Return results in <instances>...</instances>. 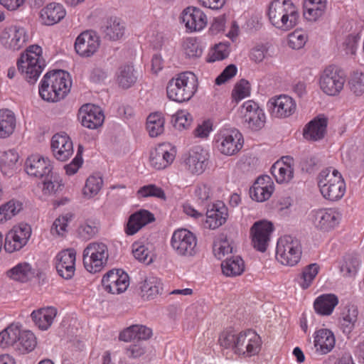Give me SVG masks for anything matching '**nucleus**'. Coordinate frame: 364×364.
<instances>
[{
    "label": "nucleus",
    "mask_w": 364,
    "mask_h": 364,
    "mask_svg": "<svg viewBox=\"0 0 364 364\" xmlns=\"http://www.w3.org/2000/svg\"><path fill=\"white\" fill-rule=\"evenodd\" d=\"M82 124L89 129H97L103 124L105 117L99 107L90 104L82 105L80 109Z\"/></svg>",
    "instance_id": "obj_20"
},
{
    "label": "nucleus",
    "mask_w": 364,
    "mask_h": 364,
    "mask_svg": "<svg viewBox=\"0 0 364 364\" xmlns=\"http://www.w3.org/2000/svg\"><path fill=\"white\" fill-rule=\"evenodd\" d=\"M345 82L344 74L334 65L326 67L319 77L321 90L330 96L338 95L343 89Z\"/></svg>",
    "instance_id": "obj_8"
},
{
    "label": "nucleus",
    "mask_w": 364,
    "mask_h": 364,
    "mask_svg": "<svg viewBox=\"0 0 364 364\" xmlns=\"http://www.w3.org/2000/svg\"><path fill=\"white\" fill-rule=\"evenodd\" d=\"M181 18L186 27L191 31L202 30L208 22L205 14L196 7H188L184 9Z\"/></svg>",
    "instance_id": "obj_22"
},
{
    "label": "nucleus",
    "mask_w": 364,
    "mask_h": 364,
    "mask_svg": "<svg viewBox=\"0 0 364 364\" xmlns=\"http://www.w3.org/2000/svg\"><path fill=\"white\" fill-rule=\"evenodd\" d=\"M250 331H242L236 336L233 350L239 356H250V338L247 337Z\"/></svg>",
    "instance_id": "obj_47"
},
{
    "label": "nucleus",
    "mask_w": 364,
    "mask_h": 364,
    "mask_svg": "<svg viewBox=\"0 0 364 364\" xmlns=\"http://www.w3.org/2000/svg\"><path fill=\"white\" fill-rule=\"evenodd\" d=\"M42 53L41 48L33 45L28 48L26 53H22L17 60L18 71L24 74L29 83H34L42 72L43 66L40 63L39 57Z\"/></svg>",
    "instance_id": "obj_5"
},
{
    "label": "nucleus",
    "mask_w": 364,
    "mask_h": 364,
    "mask_svg": "<svg viewBox=\"0 0 364 364\" xmlns=\"http://www.w3.org/2000/svg\"><path fill=\"white\" fill-rule=\"evenodd\" d=\"M49 161L38 155H32L26 161V173L34 177L43 178L53 173Z\"/></svg>",
    "instance_id": "obj_26"
},
{
    "label": "nucleus",
    "mask_w": 364,
    "mask_h": 364,
    "mask_svg": "<svg viewBox=\"0 0 364 364\" xmlns=\"http://www.w3.org/2000/svg\"><path fill=\"white\" fill-rule=\"evenodd\" d=\"M51 149L58 160L65 161L73 154V142L65 133H58L52 137Z\"/></svg>",
    "instance_id": "obj_19"
},
{
    "label": "nucleus",
    "mask_w": 364,
    "mask_h": 364,
    "mask_svg": "<svg viewBox=\"0 0 364 364\" xmlns=\"http://www.w3.org/2000/svg\"><path fill=\"white\" fill-rule=\"evenodd\" d=\"M267 107L272 118L284 119L295 114L297 105L293 97L282 94L271 97L267 103Z\"/></svg>",
    "instance_id": "obj_11"
},
{
    "label": "nucleus",
    "mask_w": 364,
    "mask_h": 364,
    "mask_svg": "<svg viewBox=\"0 0 364 364\" xmlns=\"http://www.w3.org/2000/svg\"><path fill=\"white\" fill-rule=\"evenodd\" d=\"M230 43H220L215 46L214 53L209 59V62L224 60L228 57L230 53Z\"/></svg>",
    "instance_id": "obj_63"
},
{
    "label": "nucleus",
    "mask_w": 364,
    "mask_h": 364,
    "mask_svg": "<svg viewBox=\"0 0 364 364\" xmlns=\"http://www.w3.org/2000/svg\"><path fill=\"white\" fill-rule=\"evenodd\" d=\"M43 192L44 194H55L62 191L63 184L59 180V176L56 173H51L43 177Z\"/></svg>",
    "instance_id": "obj_51"
},
{
    "label": "nucleus",
    "mask_w": 364,
    "mask_h": 364,
    "mask_svg": "<svg viewBox=\"0 0 364 364\" xmlns=\"http://www.w3.org/2000/svg\"><path fill=\"white\" fill-rule=\"evenodd\" d=\"M183 48L186 56L190 59H195L200 57L203 53L196 38H186L183 43Z\"/></svg>",
    "instance_id": "obj_55"
},
{
    "label": "nucleus",
    "mask_w": 364,
    "mask_h": 364,
    "mask_svg": "<svg viewBox=\"0 0 364 364\" xmlns=\"http://www.w3.org/2000/svg\"><path fill=\"white\" fill-rule=\"evenodd\" d=\"M76 251L69 248L60 251L56 256V264L71 265L75 264Z\"/></svg>",
    "instance_id": "obj_60"
},
{
    "label": "nucleus",
    "mask_w": 364,
    "mask_h": 364,
    "mask_svg": "<svg viewBox=\"0 0 364 364\" xmlns=\"http://www.w3.org/2000/svg\"><path fill=\"white\" fill-rule=\"evenodd\" d=\"M358 42V36L354 34H350L344 38L341 49L344 51L346 55H353L357 50Z\"/></svg>",
    "instance_id": "obj_62"
},
{
    "label": "nucleus",
    "mask_w": 364,
    "mask_h": 364,
    "mask_svg": "<svg viewBox=\"0 0 364 364\" xmlns=\"http://www.w3.org/2000/svg\"><path fill=\"white\" fill-rule=\"evenodd\" d=\"M100 39L96 33L92 31L82 32L77 38L75 49L78 55L82 57H90L98 49Z\"/></svg>",
    "instance_id": "obj_18"
},
{
    "label": "nucleus",
    "mask_w": 364,
    "mask_h": 364,
    "mask_svg": "<svg viewBox=\"0 0 364 364\" xmlns=\"http://www.w3.org/2000/svg\"><path fill=\"white\" fill-rule=\"evenodd\" d=\"M140 289L141 296L146 299H151L160 294L162 287L159 279L150 277L144 281Z\"/></svg>",
    "instance_id": "obj_42"
},
{
    "label": "nucleus",
    "mask_w": 364,
    "mask_h": 364,
    "mask_svg": "<svg viewBox=\"0 0 364 364\" xmlns=\"http://www.w3.org/2000/svg\"><path fill=\"white\" fill-rule=\"evenodd\" d=\"M301 255V245L298 240L289 235H284L278 240L276 259L282 264L295 266L299 262Z\"/></svg>",
    "instance_id": "obj_6"
},
{
    "label": "nucleus",
    "mask_w": 364,
    "mask_h": 364,
    "mask_svg": "<svg viewBox=\"0 0 364 364\" xmlns=\"http://www.w3.org/2000/svg\"><path fill=\"white\" fill-rule=\"evenodd\" d=\"M338 304V297L333 294L318 296L314 302L315 311L321 316H330Z\"/></svg>",
    "instance_id": "obj_33"
},
{
    "label": "nucleus",
    "mask_w": 364,
    "mask_h": 364,
    "mask_svg": "<svg viewBox=\"0 0 364 364\" xmlns=\"http://www.w3.org/2000/svg\"><path fill=\"white\" fill-rule=\"evenodd\" d=\"M242 134L235 129L221 130L217 135L215 146L218 151L226 156H232L243 146Z\"/></svg>",
    "instance_id": "obj_10"
},
{
    "label": "nucleus",
    "mask_w": 364,
    "mask_h": 364,
    "mask_svg": "<svg viewBox=\"0 0 364 364\" xmlns=\"http://www.w3.org/2000/svg\"><path fill=\"white\" fill-rule=\"evenodd\" d=\"M188 171L196 175L203 173L208 166V154L200 147H196L186 161Z\"/></svg>",
    "instance_id": "obj_27"
},
{
    "label": "nucleus",
    "mask_w": 364,
    "mask_h": 364,
    "mask_svg": "<svg viewBox=\"0 0 364 364\" xmlns=\"http://www.w3.org/2000/svg\"><path fill=\"white\" fill-rule=\"evenodd\" d=\"M336 344L333 333L328 328H320L314 333V346L316 353L326 355L330 353Z\"/></svg>",
    "instance_id": "obj_23"
},
{
    "label": "nucleus",
    "mask_w": 364,
    "mask_h": 364,
    "mask_svg": "<svg viewBox=\"0 0 364 364\" xmlns=\"http://www.w3.org/2000/svg\"><path fill=\"white\" fill-rule=\"evenodd\" d=\"M360 262L353 254H346L340 262L341 272L346 277L355 275L360 267Z\"/></svg>",
    "instance_id": "obj_46"
},
{
    "label": "nucleus",
    "mask_w": 364,
    "mask_h": 364,
    "mask_svg": "<svg viewBox=\"0 0 364 364\" xmlns=\"http://www.w3.org/2000/svg\"><path fill=\"white\" fill-rule=\"evenodd\" d=\"M320 270L321 267L317 263H311L304 267L296 279L299 287L304 290L309 289L313 284Z\"/></svg>",
    "instance_id": "obj_36"
},
{
    "label": "nucleus",
    "mask_w": 364,
    "mask_h": 364,
    "mask_svg": "<svg viewBox=\"0 0 364 364\" xmlns=\"http://www.w3.org/2000/svg\"><path fill=\"white\" fill-rule=\"evenodd\" d=\"M105 36L109 40L117 41L122 38L124 33L125 27L119 19L110 18L102 27Z\"/></svg>",
    "instance_id": "obj_43"
},
{
    "label": "nucleus",
    "mask_w": 364,
    "mask_h": 364,
    "mask_svg": "<svg viewBox=\"0 0 364 364\" xmlns=\"http://www.w3.org/2000/svg\"><path fill=\"white\" fill-rule=\"evenodd\" d=\"M71 80L68 72L62 70L47 73L39 87V94L48 102H58L70 92Z\"/></svg>",
    "instance_id": "obj_2"
},
{
    "label": "nucleus",
    "mask_w": 364,
    "mask_h": 364,
    "mask_svg": "<svg viewBox=\"0 0 364 364\" xmlns=\"http://www.w3.org/2000/svg\"><path fill=\"white\" fill-rule=\"evenodd\" d=\"M304 16L310 21H316L322 16L326 9V0H305Z\"/></svg>",
    "instance_id": "obj_35"
},
{
    "label": "nucleus",
    "mask_w": 364,
    "mask_h": 364,
    "mask_svg": "<svg viewBox=\"0 0 364 364\" xmlns=\"http://www.w3.org/2000/svg\"><path fill=\"white\" fill-rule=\"evenodd\" d=\"M317 182L321 196L327 200L336 202L345 196L346 181L341 173L333 167L321 170L318 175Z\"/></svg>",
    "instance_id": "obj_3"
},
{
    "label": "nucleus",
    "mask_w": 364,
    "mask_h": 364,
    "mask_svg": "<svg viewBox=\"0 0 364 364\" xmlns=\"http://www.w3.org/2000/svg\"><path fill=\"white\" fill-rule=\"evenodd\" d=\"M266 15L272 26L285 32L294 28L299 19L298 9L291 0L271 1Z\"/></svg>",
    "instance_id": "obj_1"
},
{
    "label": "nucleus",
    "mask_w": 364,
    "mask_h": 364,
    "mask_svg": "<svg viewBox=\"0 0 364 364\" xmlns=\"http://www.w3.org/2000/svg\"><path fill=\"white\" fill-rule=\"evenodd\" d=\"M328 119L323 116H318L311 120L303 129L305 139L317 141L322 139L326 133Z\"/></svg>",
    "instance_id": "obj_21"
},
{
    "label": "nucleus",
    "mask_w": 364,
    "mask_h": 364,
    "mask_svg": "<svg viewBox=\"0 0 364 364\" xmlns=\"http://www.w3.org/2000/svg\"><path fill=\"white\" fill-rule=\"evenodd\" d=\"M16 127V117L9 109L0 110V138L9 136Z\"/></svg>",
    "instance_id": "obj_40"
},
{
    "label": "nucleus",
    "mask_w": 364,
    "mask_h": 364,
    "mask_svg": "<svg viewBox=\"0 0 364 364\" xmlns=\"http://www.w3.org/2000/svg\"><path fill=\"white\" fill-rule=\"evenodd\" d=\"M138 194H140L142 197H156L161 199H166V195L164 190L161 188L157 187L154 184L144 186L138 191Z\"/></svg>",
    "instance_id": "obj_61"
},
{
    "label": "nucleus",
    "mask_w": 364,
    "mask_h": 364,
    "mask_svg": "<svg viewBox=\"0 0 364 364\" xmlns=\"http://www.w3.org/2000/svg\"><path fill=\"white\" fill-rule=\"evenodd\" d=\"M171 244L176 254L182 257H192L198 252L197 238L187 229L174 231Z\"/></svg>",
    "instance_id": "obj_9"
},
{
    "label": "nucleus",
    "mask_w": 364,
    "mask_h": 364,
    "mask_svg": "<svg viewBox=\"0 0 364 364\" xmlns=\"http://www.w3.org/2000/svg\"><path fill=\"white\" fill-rule=\"evenodd\" d=\"M31 234V228L27 224H20L14 227L6 235L4 249L13 252L21 250L27 243Z\"/></svg>",
    "instance_id": "obj_16"
},
{
    "label": "nucleus",
    "mask_w": 364,
    "mask_h": 364,
    "mask_svg": "<svg viewBox=\"0 0 364 364\" xmlns=\"http://www.w3.org/2000/svg\"><path fill=\"white\" fill-rule=\"evenodd\" d=\"M171 122L178 129H187L192 122V117L188 112L180 110L172 116Z\"/></svg>",
    "instance_id": "obj_58"
},
{
    "label": "nucleus",
    "mask_w": 364,
    "mask_h": 364,
    "mask_svg": "<svg viewBox=\"0 0 364 364\" xmlns=\"http://www.w3.org/2000/svg\"><path fill=\"white\" fill-rule=\"evenodd\" d=\"M165 120L161 113L150 114L146 120V129L151 137H156L164 132Z\"/></svg>",
    "instance_id": "obj_45"
},
{
    "label": "nucleus",
    "mask_w": 364,
    "mask_h": 364,
    "mask_svg": "<svg viewBox=\"0 0 364 364\" xmlns=\"http://www.w3.org/2000/svg\"><path fill=\"white\" fill-rule=\"evenodd\" d=\"M132 252L134 257L140 262L146 264H149L152 262V258L150 256L151 252L144 245H140L137 242L134 243Z\"/></svg>",
    "instance_id": "obj_59"
},
{
    "label": "nucleus",
    "mask_w": 364,
    "mask_h": 364,
    "mask_svg": "<svg viewBox=\"0 0 364 364\" xmlns=\"http://www.w3.org/2000/svg\"><path fill=\"white\" fill-rule=\"evenodd\" d=\"M358 310L353 304L345 306L341 311L338 318L340 328L345 334H350L354 329L358 321Z\"/></svg>",
    "instance_id": "obj_30"
},
{
    "label": "nucleus",
    "mask_w": 364,
    "mask_h": 364,
    "mask_svg": "<svg viewBox=\"0 0 364 364\" xmlns=\"http://www.w3.org/2000/svg\"><path fill=\"white\" fill-rule=\"evenodd\" d=\"M109 257L108 248L102 242L89 244L83 251V264L90 273L100 272L107 264Z\"/></svg>",
    "instance_id": "obj_7"
},
{
    "label": "nucleus",
    "mask_w": 364,
    "mask_h": 364,
    "mask_svg": "<svg viewBox=\"0 0 364 364\" xmlns=\"http://www.w3.org/2000/svg\"><path fill=\"white\" fill-rule=\"evenodd\" d=\"M18 159V154L14 149L0 151V169L4 175L12 174L16 162Z\"/></svg>",
    "instance_id": "obj_41"
},
{
    "label": "nucleus",
    "mask_w": 364,
    "mask_h": 364,
    "mask_svg": "<svg viewBox=\"0 0 364 364\" xmlns=\"http://www.w3.org/2000/svg\"><path fill=\"white\" fill-rule=\"evenodd\" d=\"M252 188L254 191V199L257 202H264L272 195L274 185L269 176L262 175L256 179Z\"/></svg>",
    "instance_id": "obj_28"
},
{
    "label": "nucleus",
    "mask_w": 364,
    "mask_h": 364,
    "mask_svg": "<svg viewBox=\"0 0 364 364\" xmlns=\"http://www.w3.org/2000/svg\"><path fill=\"white\" fill-rule=\"evenodd\" d=\"M103 180L101 176H91L87 181L84 188V194L90 197L96 195L101 189Z\"/></svg>",
    "instance_id": "obj_57"
},
{
    "label": "nucleus",
    "mask_w": 364,
    "mask_h": 364,
    "mask_svg": "<svg viewBox=\"0 0 364 364\" xmlns=\"http://www.w3.org/2000/svg\"><path fill=\"white\" fill-rule=\"evenodd\" d=\"M22 209V203L16 200H11L6 203L1 205L0 206V222L4 223V221L10 220Z\"/></svg>",
    "instance_id": "obj_50"
},
{
    "label": "nucleus",
    "mask_w": 364,
    "mask_h": 364,
    "mask_svg": "<svg viewBox=\"0 0 364 364\" xmlns=\"http://www.w3.org/2000/svg\"><path fill=\"white\" fill-rule=\"evenodd\" d=\"M308 41V35L303 30L296 29L287 36V45L294 50L302 48Z\"/></svg>",
    "instance_id": "obj_53"
},
{
    "label": "nucleus",
    "mask_w": 364,
    "mask_h": 364,
    "mask_svg": "<svg viewBox=\"0 0 364 364\" xmlns=\"http://www.w3.org/2000/svg\"><path fill=\"white\" fill-rule=\"evenodd\" d=\"M237 72V68L235 65L230 64L228 65L223 72L216 77L215 84L218 85H220L224 84L234 76L236 75Z\"/></svg>",
    "instance_id": "obj_64"
},
{
    "label": "nucleus",
    "mask_w": 364,
    "mask_h": 364,
    "mask_svg": "<svg viewBox=\"0 0 364 364\" xmlns=\"http://www.w3.org/2000/svg\"><path fill=\"white\" fill-rule=\"evenodd\" d=\"M117 80L119 85L123 89H128L134 85L137 80V75L134 67L131 65L119 67L117 74Z\"/></svg>",
    "instance_id": "obj_38"
},
{
    "label": "nucleus",
    "mask_w": 364,
    "mask_h": 364,
    "mask_svg": "<svg viewBox=\"0 0 364 364\" xmlns=\"http://www.w3.org/2000/svg\"><path fill=\"white\" fill-rule=\"evenodd\" d=\"M34 271L27 262L19 263L6 272V275L18 282H26L34 277Z\"/></svg>",
    "instance_id": "obj_39"
},
{
    "label": "nucleus",
    "mask_w": 364,
    "mask_h": 364,
    "mask_svg": "<svg viewBox=\"0 0 364 364\" xmlns=\"http://www.w3.org/2000/svg\"><path fill=\"white\" fill-rule=\"evenodd\" d=\"M294 160L289 156H282L271 167V173L277 183L279 184L289 183L294 175Z\"/></svg>",
    "instance_id": "obj_17"
},
{
    "label": "nucleus",
    "mask_w": 364,
    "mask_h": 364,
    "mask_svg": "<svg viewBox=\"0 0 364 364\" xmlns=\"http://www.w3.org/2000/svg\"><path fill=\"white\" fill-rule=\"evenodd\" d=\"M250 82L245 79H241L235 85L232 91V97L237 103L250 95Z\"/></svg>",
    "instance_id": "obj_56"
},
{
    "label": "nucleus",
    "mask_w": 364,
    "mask_h": 364,
    "mask_svg": "<svg viewBox=\"0 0 364 364\" xmlns=\"http://www.w3.org/2000/svg\"><path fill=\"white\" fill-rule=\"evenodd\" d=\"M227 218L228 208L223 202L218 201L212 205L211 209L207 210L205 225L209 229L215 230L223 225Z\"/></svg>",
    "instance_id": "obj_25"
},
{
    "label": "nucleus",
    "mask_w": 364,
    "mask_h": 364,
    "mask_svg": "<svg viewBox=\"0 0 364 364\" xmlns=\"http://www.w3.org/2000/svg\"><path fill=\"white\" fill-rule=\"evenodd\" d=\"M250 331H242L236 336L233 350L239 356H250V338L247 337Z\"/></svg>",
    "instance_id": "obj_48"
},
{
    "label": "nucleus",
    "mask_w": 364,
    "mask_h": 364,
    "mask_svg": "<svg viewBox=\"0 0 364 364\" xmlns=\"http://www.w3.org/2000/svg\"><path fill=\"white\" fill-rule=\"evenodd\" d=\"M57 315V309L53 306L33 311L31 316L36 326L41 330H47L53 323Z\"/></svg>",
    "instance_id": "obj_34"
},
{
    "label": "nucleus",
    "mask_w": 364,
    "mask_h": 364,
    "mask_svg": "<svg viewBox=\"0 0 364 364\" xmlns=\"http://www.w3.org/2000/svg\"><path fill=\"white\" fill-rule=\"evenodd\" d=\"M267 122V115L263 107L252 100V132L261 130Z\"/></svg>",
    "instance_id": "obj_49"
},
{
    "label": "nucleus",
    "mask_w": 364,
    "mask_h": 364,
    "mask_svg": "<svg viewBox=\"0 0 364 364\" xmlns=\"http://www.w3.org/2000/svg\"><path fill=\"white\" fill-rule=\"evenodd\" d=\"M198 89V79L192 72H184L176 79H171L167 85L168 97L178 102L188 101Z\"/></svg>",
    "instance_id": "obj_4"
},
{
    "label": "nucleus",
    "mask_w": 364,
    "mask_h": 364,
    "mask_svg": "<svg viewBox=\"0 0 364 364\" xmlns=\"http://www.w3.org/2000/svg\"><path fill=\"white\" fill-rule=\"evenodd\" d=\"M36 343V338L31 331H22L20 334L18 346H16V348L19 350L22 353H28L35 348Z\"/></svg>",
    "instance_id": "obj_52"
},
{
    "label": "nucleus",
    "mask_w": 364,
    "mask_h": 364,
    "mask_svg": "<svg viewBox=\"0 0 364 364\" xmlns=\"http://www.w3.org/2000/svg\"><path fill=\"white\" fill-rule=\"evenodd\" d=\"M66 15L63 6L59 4L50 3L40 12L42 23L47 26L54 25L60 21Z\"/></svg>",
    "instance_id": "obj_31"
},
{
    "label": "nucleus",
    "mask_w": 364,
    "mask_h": 364,
    "mask_svg": "<svg viewBox=\"0 0 364 364\" xmlns=\"http://www.w3.org/2000/svg\"><path fill=\"white\" fill-rule=\"evenodd\" d=\"M28 40L25 29L17 26H11L4 29L0 35V43L7 49L18 50L23 48Z\"/></svg>",
    "instance_id": "obj_15"
},
{
    "label": "nucleus",
    "mask_w": 364,
    "mask_h": 364,
    "mask_svg": "<svg viewBox=\"0 0 364 364\" xmlns=\"http://www.w3.org/2000/svg\"><path fill=\"white\" fill-rule=\"evenodd\" d=\"M348 85L351 92L355 95H361L364 93V73L355 71L349 78Z\"/></svg>",
    "instance_id": "obj_54"
},
{
    "label": "nucleus",
    "mask_w": 364,
    "mask_h": 364,
    "mask_svg": "<svg viewBox=\"0 0 364 364\" xmlns=\"http://www.w3.org/2000/svg\"><path fill=\"white\" fill-rule=\"evenodd\" d=\"M21 331L18 324L11 323L0 332V347L18 346V341Z\"/></svg>",
    "instance_id": "obj_37"
},
{
    "label": "nucleus",
    "mask_w": 364,
    "mask_h": 364,
    "mask_svg": "<svg viewBox=\"0 0 364 364\" xmlns=\"http://www.w3.org/2000/svg\"><path fill=\"white\" fill-rule=\"evenodd\" d=\"M104 289L110 294H121L127 290L129 285V277L121 269L108 271L102 279Z\"/></svg>",
    "instance_id": "obj_13"
},
{
    "label": "nucleus",
    "mask_w": 364,
    "mask_h": 364,
    "mask_svg": "<svg viewBox=\"0 0 364 364\" xmlns=\"http://www.w3.org/2000/svg\"><path fill=\"white\" fill-rule=\"evenodd\" d=\"M152 335L151 328L143 325H132L120 332L119 339L125 342L147 340Z\"/></svg>",
    "instance_id": "obj_32"
},
{
    "label": "nucleus",
    "mask_w": 364,
    "mask_h": 364,
    "mask_svg": "<svg viewBox=\"0 0 364 364\" xmlns=\"http://www.w3.org/2000/svg\"><path fill=\"white\" fill-rule=\"evenodd\" d=\"M223 273L226 276H236L244 270V263L239 256L227 257L221 264Z\"/></svg>",
    "instance_id": "obj_44"
},
{
    "label": "nucleus",
    "mask_w": 364,
    "mask_h": 364,
    "mask_svg": "<svg viewBox=\"0 0 364 364\" xmlns=\"http://www.w3.org/2000/svg\"><path fill=\"white\" fill-rule=\"evenodd\" d=\"M154 220L153 213L147 210L141 209L130 215L125 227V232L128 235H133L144 226Z\"/></svg>",
    "instance_id": "obj_24"
},
{
    "label": "nucleus",
    "mask_w": 364,
    "mask_h": 364,
    "mask_svg": "<svg viewBox=\"0 0 364 364\" xmlns=\"http://www.w3.org/2000/svg\"><path fill=\"white\" fill-rule=\"evenodd\" d=\"M273 224L267 220H259L252 226V243L255 250L264 252L269 245Z\"/></svg>",
    "instance_id": "obj_14"
},
{
    "label": "nucleus",
    "mask_w": 364,
    "mask_h": 364,
    "mask_svg": "<svg viewBox=\"0 0 364 364\" xmlns=\"http://www.w3.org/2000/svg\"><path fill=\"white\" fill-rule=\"evenodd\" d=\"M175 159V151H169L164 145H159L150 153L151 165L156 169L161 170L169 166Z\"/></svg>",
    "instance_id": "obj_29"
},
{
    "label": "nucleus",
    "mask_w": 364,
    "mask_h": 364,
    "mask_svg": "<svg viewBox=\"0 0 364 364\" xmlns=\"http://www.w3.org/2000/svg\"><path fill=\"white\" fill-rule=\"evenodd\" d=\"M313 215L315 227L324 232H328L337 228L342 220V213L337 208L318 209L314 212Z\"/></svg>",
    "instance_id": "obj_12"
}]
</instances>
